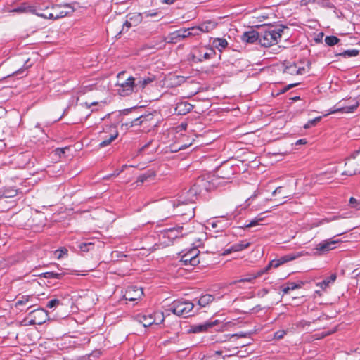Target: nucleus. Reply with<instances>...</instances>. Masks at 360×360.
Segmentation results:
<instances>
[{
	"label": "nucleus",
	"instance_id": "28",
	"mask_svg": "<svg viewBox=\"0 0 360 360\" xmlns=\"http://www.w3.org/2000/svg\"><path fill=\"white\" fill-rule=\"evenodd\" d=\"M214 300V297L211 295H205L201 296L198 300V304L202 307H205L210 303H211Z\"/></svg>",
	"mask_w": 360,
	"mask_h": 360
},
{
	"label": "nucleus",
	"instance_id": "37",
	"mask_svg": "<svg viewBox=\"0 0 360 360\" xmlns=\"http://www.w3.org/2000/svg\"><path fill=\"white\" fill-rule=\"evenodd\" d=\"M321 120V117H316L314 119L310 120L304 126V129H309L312 126H315Z\"/></svg>",
	"mask_w": 360,
	"mask_h": 360
},
{
	"label": "nucleus",
	"instance_id": "43",
	"mask_svg": "<svg viewBox=\"0 0 360 360\" xmlns=\"http://www.w3.org/2000/svg\"><path fill=\"white\" fill-rule=\"evenodd\" d=\"M44 277L46 278H60L62 277L61 274L54 272H46Z\"/></svg>",
	"mask_w": 360,
	"mask_h": 360
},
{
	"label": "nucleus",
	"instance_id": "50",
	"mask_svg": "<svg viewBox=\"0 0 360 360\" xmlns=\"http://www.w3.org/2000/svg\"><path fill=\"white\" fill-rule=\"evenodd\" d=\"M112 258L119 259L121 257H125V255L121 254L120 252L114 251L112 252Z\"/></svg>",
	"mask_w": 360,
	"mask_h": 360
},
{
	"label": "nucleus",
	"instance_id": "42",
	"mask_svg": "<svg viewBox=\"0 0 360 360\" xmlns=\"http://www.w3.org/2000/svg\"><path fill=\"white\" fill-rule=\"evenodd\" d=\"M37 12H43L44 11H47L50 9L51 4H38L36 6H34Z\"/></svg>",
	"mask_w": 360,
	"mask_h": 360
},
{
	"label": "nucleus",
	"instance_id": "35",
	"mask_svg": "<svg viewBox=\"0 0 360 360\" xmlns=\"http://www.w3.org/2000/svg\"><path fill=\"white\" fill-rule=\"evenodd\" d=\"M339 39L335 36H328L325 38V42L328 46H333L338 44Z\"/></svg>",
	"mask_w": 360,
	"mask_h": 360
},
{
	"label": "nucleus",
	"instance_id": "51",
	"mask_svg": "<svg viewBox=\"0 0 360 360\" xmlns=\"http://www.w3.org/2000/svg\"><path fill=\"white\" fill-rule=\"evenodd\" d=\"M268 292L269 290L266 288H262L257 292V295L259 297H264Z\"/></svg>",
	"mask_w": 360,
	"mask_h": 360
},
{
	"label": "nucleus",
	"instance_id": "22",
	"mask_svg": "<svg viewBox=\"0 0 360 360\" xmlns=\"http://www.w3.org/2000/svg\"><path fill=\"white\" fill-rule=\"evenodd\" d=\"M108 129L112 131V129H113L112 132L110 134L109 137L104 139L100 136L101 139L103 140L100 143L99 146L101 147H105L110 144V143L114 141L118 136V132L115 128H112L111 127H109Z\"/></svg>",
	"mask_w": 360,
	"mask_h": 360
},
{
	"label": "nucleus",
	"instance_id": "31",
	"mask_svg": "<svg viewBox=\"0 0 360 360\" xmlns=\"http://www.w3.org/2000/svg\"><path fill=\"white\" fill-rule=\"evenodd\" d=\"M33 296L32 295H24L21 297L16 302L15 307L26 304L29 302H32Z\"/></svg>",
	"mask_w": 360,
	"mask_h": 360
},
{
	"label": "nucleus",
	"instance_id": "3",
	"mask_svg": "<svg viewBox=\"0 0 360 360\" xmlns=\"http://www.w3.org/2000/svg\"><path fill=\"white\" fill-rule=\"evenodd\" d=\"M74 11V8L70 4H55L51 6L49 13H37V15L44 19L55 20L70 15Z\"/></svg>",
	"mask_w": 360,
	"mask_h": 360
},
{
	"label": "nucleus",
	"instance_id": "25",
	"mask_svg": "<svg viewBox=\"0 0 360 360\" xmlns=\"http://www.w3.org/2000/svg\"><path fill=\"white\" fill-rule=\"evenodd\" d=\"M203 179H198L197 180V182L195 184H194L190 190L188 191V195L191 198H189V200L193 202H194L193 197L196 196V195L200 192V190L199 189V186H200L201 183H202Z\"/></svg>",
	"mask_w": 360,
	"mask_h": 360
},
{
	"label": "nucleus",
	"instance_id": "32",
	"mask_svg": "<svg viewBox=\"0 0 360 360\" xmlns=\"http://www.w3.org/2000/svg\"><path fill=\"white\" fill-rule=\"evenodd\" d=\"M301 288V285L295 283H289L286 286L282 287V291L283 294H288L290 290H293Z\"/></svg>",
	"mask_w": 360,
	"mask_h": 360
},
{
	"label": "nucleus",
	"instance_id": "21",
	"mask_svg": "<svg viewBox=\"0 0 360 360\" xmlns=\"http://www.w3.org/2000/svg\"><path fill=\"white\" fill-rule=\"evenodd\" d=\"M13 11L17 13H31L35 14L36 15L38 13L37 12V10L34 6H30L26 3H23L19 6L16 7L13 10Z\"/></svg>",
	"mask_w": 360,
	"mask_h": 360
},
{
	"label": "nucleus",
	"instance_id": "13",
	"mask_svg": "<svg viewBox=\"0 0 360 360\" xmlns=\"http://www.w3.org/2000/svg\"><path fill=\"white\" fill-rule=\"evenodd\" d=\"M143 290L136 286L129 287L124 295V297L127 300L136 301L143 295Z\"/></svg>",
	"mask_w": 360,
	"mask_h": 360
},
{
	"label": "nucleus",
	"instance_id": "33",
	"mask_svg": "<svg viewBox=\"0 0 360 360\" xmlns=\"http://www.w3.org/2000/svg\"><path fill=\"white\" fill-rule=\"evenodd\" d=\"M154 176H155V173L153 172H148L145 174L140 175L138 177L137 182H140L142 184V183L145 182L146 181H147V179L148 178H151V177H154Z\"/></svg>",
	"mask_w": 360,
	"mask_h": 360
},
{
	"label": "nucleus",
	"instance_id": "18",
	"mask_svg": "<svg viewBox=\"0 0 360 360\" xmlns=\"http://www.w3.org/2000/svg\"><path fill=\"white\" fill-rule=\"evenodd\" d=\"M183 226H177L176 228L169 229L165 231L162 233L164 238H168L169 239H174L176 238L182 236L181 234Z\"/></svg>",
	"mask_w": 360,
	"mask_h": 360
},
{
	"label": "nucleus",
	"instance_id": "34",
	"mask_svg": "<svg viewBox=\"0 0 360 360\" xmlns=\"http://www.w3.org/2000/svg\"><path fill=\"white\" fill-rule=\"evenodd\" d=\"M17 194V191L14 189H5L2 194L0 195V198H11L15 196Z\"/></svg>",
	"mask_w": 360,
	"mask_h": 360
},
{
	"label": "nucleus",
	"instance_id": "41",
	"mask_svg": "<svg viewBox=\"0 0 360 360\" xmlns=\"http://www.w3.org/2000/svg\"><path fill=\"white\" fill-rule=\"evenodd\" d=\"M260 277L257 276V271L256 273L250 274L249 276L240 279L238 282H252L257 278Z\"/></svg>",
	"mask_w": 360,
	"mask_h": 360
},
{
	"label": "nucleus",
	"instance_id": "19",
	"mask_svg": "<svg viewBox=\"0 0 360 360\" xmlns=\"http://www.w3.org/2000/svg\"><path fill=\"white\" fill-rule=\"evenodd\" d=\"M155 77V76H148L143 78H139V79L136 82V91L139 90H143L148 84L154 82Z\"/></svg>",
	"mask_w": 360,
	"mask_h": 360
},
{
	"label": "nucleus",
	"instance_id": "2",
	"mask_svg": "<svg viewBox=\"0 0 360 360\" xmlns=\"http://www.w3.org/2000/svg\"><path fill=\"white\" fill-rule=\"evenodd\" d=\"M282 27H269L259 32V42L265 47L271 46L278 43L283 32Z\"/></svg>",
	"mask_w": 360,
	"mask_h": 360
},
{
	"label": "nucleus",
	"instance_id": "40",
	"mask_svg": "<svg viewBox=\"0 0 360 360\" xmlns=\"http://www.w3.org/2000/svg\"><path fill=\"white\" fill-rule=\"evenodd\" d=\"M94 245V243H83L79 245V248L82 251L87 252L90 250Z\"/></svg>",
	"mask_w": 360,
	"mask_h": 360
},
{
	"label": "nucleus",
	"instance_id": "9",
	"mask_svg": "<svg viewBox=\"0 0 360 360\" xmlns=\"http://www.w3.org/2000/svg\"><path fill=\"white\" fill-rule=\"evenodd\" d=\"M199 254L198 249L193 248L182 255L181 262L185 265L195 266L200 263Z\"/></svg>",
	"mask_w": 360,
	"mask_h": 360
},
{
	"label": "nucleus",
	"instance_id": "63",
	"mask_svg": "<svg viewBox=\"0 0 360 360\" xmlns=\"http://www.w3.org/2000/svg\"><path fill=\"white\" fill-rule=\"evenodd\" d=\"M212 226L214 228V227H216V226H217V224H216L215 223H214V222H213V223H212Z\"/></svg>",
	"mask_w": 360,
	"mask_h": 360
},
{
	"label": "nucleus",
	"instance_id": "20",
	"mask_svg": "<svg viewBox=\"0 0 360 360\" xmlns=\"http://www.w3.org/2000/svg\"><path fill=\"white\" fill-rule=\"evenodd\" d=\"M193 109V105L186 102L177 103L175 110L179 115H186Z\"/></svg>",
	"mask_w": 360,
	"mask_h": 360
},
{
	"label": "nucleus",
	"instance_id": "39",
	"mask_svg": "<svg viewBox=\"0 0 360 360\" xmlns=\"http://www.w3.org/2000/svg\"><path fill=\"white\" fill-rule=\"evenodd\" d=\"M263 220V217L257 216L254 219L251 220L248 224H245L246 227H253L259 224Z\"/></svg>",
	"mask_w": 360,
	"mask_h": 360
},
{
	"label": "nucleus",
	"instance_id": "56",
	"mask_svg": "<svg viewBox=\"0 0 360 360\" xmlns=\"http://www.w3.org/2000/svg\"><path fill=\"white\" fill-rule=\"evenodd\" d=\"M281 190H282V187L279 186V187H277L272 193V194L274 195H275L277 193H281Z\"/></svg>",
	"mask_w": 360,
	"mask_h": 360
},
{
	"label": "nucleus",
	"instance_id": "6",
	"mask_svg": "<svg viewBox=\"0 0 360 360\" xmlns=\"http://www.w3.org/2000/svg\"><path fill=\"white\" fill-rule=\"evenodd\" d=\"M359 151H356L352 156L346 159L345 166L347 169L342 174L352 176L360 173V162L359 161Z\"/></svg>",
	"mask_w": 360,
	"mask_h": 360
},
{
	"label": "nucleus",
	"instance_id": "15",
	"mask_svg": "<svg viewBox=\"0 0 360 360\" xmlns=\"http://www.w3.org/2000/svg\"><path fill=\"white\" fill-rule=\"evenodd\" d=\"M250 245V243L248 240H242L238 243L233 244L230 248L226 249L223 255H226L231 252L242 251L245 248H248Z\"/></svg>",
	"mask_w": 360,
	"mask_h": 360
},
{
	"label": "nucleus",
	"instance_id": "7",
	"mask_svg": "<svg viewBox=\"0 0 360 360\" xmlns=\"http://www.w3.org/2000/svg\"><path fill=\"white\" fill-rule=\"evenodd\" d=\"M30 325H41L49 320V313L42 308H38L29 313Z\"/></svg>",
	"mask_w": 360,
	"mask_h": 360
},
{
	"label": "nucleus",
	"instance_id": "38",
	"mask_svg": "<svg viewBox=\"0 0 360 360\" xmlns=\"http://www.w3.org/2000/svg\"><path fill=\"white\" fill-rule=\"evenodd\" d=\"M359 50L356 49H352V50H347L342 53L340 55L345 56V57H354L359 55Z\"/></svg>",
	"mask_w": 360,
	"mask_h": 360
},
{
	"label": "nucleus",
	"instance_id": "1",
	"mask_svg": "<svg viewBox=\"0 0 360 360\" xmlns=\"http://www.w3.org/2000/svg\"><path fill=\"white\" fill-rule=\"evenodd\" d=\"M135 81V77L122 71L117 74L115 91L121 96H129L136 91Z\"/></svg>",
	"mask_w": 360,
	"mask_h": 360
},
{
	"label": "nucleus",
	"instance_id": "64",
	"mask_svg": "<svg viewBox=\"0 0 360 360\" xmlns=\"http://www.w3.org/2000/svg\"><path fill=\"white\" fill-rule=\"evenodd\" d=\"M186 147V146H181L179 148V149H184V148H185Z\"/></svg>",
	"mask_w": 360,
	"mask_h": 360
},
{
	"label": "nucleus",
	"instance_id": "60",
	"mask_svg": "<svg viewBox=\"0 0 360 360\" xmlns=\"http://www.w3.org/2000/svg\"><path fill=\"white\" fill-rule=\"evenodd\" d=\"M297 143H305V141H304V139H300L297 141Z\"/></svg>",
	"mask_w": 360,
	"mask_h": 360
},
{
	"label": "nucleus",
	"instance_id": "23",
	"mask_svg": "<svg viewBox=\"0 0 360 360\" xmlns=\"http://www.w3.org/2000/svg\"><path fill=\"white\" fill-rule=\"evenodd\" d=\"M308 252H296V253H292V254H289V255H286L283 257H282L281 259V261L282 262V264L286 263V262H290V261H292L297 258H299L302 256H305V255H308Z\"/></svg>",
	"mask_w": 360,
	"mask_h": 360
},
{
	"label": "nucleus",
	"instance_id": "62",
	"mask_svg": "<svg viewBox=\"0 0 360 360\" xmlns=\"http://www.w3.org/2000/svg\"><path fill=\"white\" fill-rule=\"evenodd\" d=\"M22 71L21 70H18V71H16L14 74H18L20 72H22Z\"/></svg>",
	"mask_w": 360,
	"mask_h": 360
},
{
	"label": "nucleus",
	"instance_id": "17",
	"mask_svg": "<svg viewBox=\"0 0 360 360\" xmlns=\"http://www.w3.org/2000/svg\"><path fill=\"white\" fill-rule=\"evenodd\" d=\"M259 32H258L254 30H251L250 31L245 32L241 36L242 41L247 42V43H254L257 40L259 41Z\"/></svg>",
	"mask_w": 360,
	"mask_h": 360
},
{
	"label": "nucleus",
	"instance_id": "4",
	"mask_svg": "<svg viewBox=\"0 0 360 360\" xmlns=\"http://www.w3.org/2000/svg\"><path fill=\"white\" fill-rule=\"evenodd\" d=\"M194 304L191 301L180 299L174 300L169 306V311L174 314L187 317L193 313Z\"/></svg>",
	"mask_w": 360,
	"mask_h": 360
},
{
	"label": "nucleus",
	"instance_id": "49",
	"mask_svg": "<svg viewBox=\"0 0 360 360\" xmlns=\"http://www.w3.org/2000/svg\"><path fill=\"white\" fill-rule=\"evenodd\" d=\"M282 264L281 259H274L270 262V266H273L274 268H278Z\"/></svg>",
	"mask_w": 360,
	"mask_h": 360
},
{
	"label": "nucleus",
	"instance_id": "54",
	"mask_svg": "<svg viewBox=\"0 0 360 360\" xmlns=\"http://www.w3.org/2000/svg\"><path fill=\"white\" fill-rule=\"evenodd\" d=\"M131 27V23L129 21H126L124 24H123V27H122V30L121 32H124V30H126V31H127L130 27Z\"/></svg>",
	"mask_w": 360,
	"mask_h": 360
},
{
	"label": "nucleus",
	"instance_id": "14",
	"mask_svg": "<svg viewBox=\"0 0 360 360\" xmlns=\"http://www.w3.org/2000/svg\"><path fill=\"white\" fill-rule=\"evenodd\" d=\"M284 72L290 75H303L306 72L304 66H299L295 63H288L285 66Z\"/></svg>",
	"mask_w": 360,
	"mask_h": 360
},
{
	"label": "nucleus",
	"instance_id": "16",
	"mask_svg": "<svg viewBox=\"0 0 360 360\" xmlns=\"http://www.w3.org/2000/svg\"><path fill=\"white\" fill-rule=\"evenodd\" d=\"M152 118V115L150 114L146 115H141L136 119H134L132 121L129 122L122 123V127H125L126 129L131 127L133 126L141 125L146 121L149 120Z\"/></svg>",
	"mask_w": 360,
	"mask_h": 360
},
{
	"label": "nucleus",
	"instance_id": "61",
	"mask_svg": "<svg viewBox=\"0 0 360 360\" xmlns=\"http://www.w3.org/2000/svg\"><path fill=\"white\" fill-rule=\"evenodd\" d=\"M146 147H147V145H145L144 146L141 147V148H140V151L143 150H144V148H146Z\"/></svg>",
	"mask_w": 360,
	"mask_h": 360
},
{
	"label": "nucleus",
	"instance_id": "58",
	"mask_svg": "<svg viewBox=\"0 0 360 360\" xmlns=\"http://www.w3.org/2000/svg\"><path fill=\"white\" fill-rule=\"evenodd\" d=\"M144 14L146 17H149V16L153 17L157 15V13L145 12Z\"/></svg>",
	"mask_w": 360,
	"mask_h": 360
},
{
	"label": "nucleus",
	"instance_id": "59",
	"mask_svg": "<svg viewBox=\"0 0 360 360\" xmlns=\"http://www.w3.org/2000/svg\"><path fill=\"white\" fill-rule=\"evenodd\" d=\"M174 1L175 0H163L162 2L167 4H172Z\"/></svg>",
	"mask_w": 360,
	"mask_h": 360
},
{
	"label": "nucleus",
	"instance_id": "11",
	"mask_svg": "<svg viewBox=\"0 0 360 360\" xmlns=\"http://www.w3.org/2000/svg\"><path fill=\"white\" fill-rule=\"evenodd\" d=\"M173 208H174V205H173ZM175 209V214L185 216L186 219H190L194 217V207L192 205L179 204Z\"/></svg>",
	"mask_w": 360,
	"mask_h": 360
},
{
	"label": "nucleus",
	"instance_id": "10",
	"mask_svg": "<svg viewBox=\"0 0 360 360\" xmlns=\"http://www.w3.org/2000/svg\"><path fill=\"white\" fill-rule=\"evenodd\" d=\"M340 242V240H335L334 238H333L319 243L315 249L317 252H319V254L325 253L335 249L336 248V245Z\"/></svg>",
	"mask_w": 360,
	"mask_h": 360
},
{
	"label": "nucleus",
	"instance_id": "55",
	"mask_svg": "<svg viewBox=\"0 0 360 360\" xmlns=\"http://www.w3.org/2000/svg\"><path fill=\"white\" fill-rule=\"evenodd\" d=\"M285 332L284 331H277L276 333H275V337L278 339H281L282 338L284 335H285Z\"/></svg>",
	"mask_w": 360,
	"mask_h": 360
},
{
	"label": "nucleus",
	"instance_id": "53",
	"mask_svg": "<svg viewBox=\"0 0 360 360\" xmlns=\"http://www.w3.org/2000/svg\"><path fill=\"white\" fill-rule=\"evenodd\" d=\"M321 4L323 6H326V7H329V8H332L333 7V5L328 2V1H326V0H318V4H321Z\"/></svg>",
	"mask_w": 360,
	"mask_h": 360
},
{
	"label": "nucleus",
	"instance_id": "45",
	"mask_svg": "<svg viewBox=\"0 0 360 360\" xmlns=\"http://www.w3.org/2000/svg\"><path fill=\"white\" fill-rule=\"evenodd\" d=\"M60 304H61V303H60V301L59 300H58V299H53V300H50V301L48 302V304H47L46 307H47L48 308L51 309V308H53V307H57V306L60 305Z\"/></svg>",
	"mask_w": 360,
	"mask_h": 360
},
{
	"label": "nucleus",
	"instance_id": "46",
	"mask_svg": "<svg viewBox=\"0 0 360 360\" xmlns=\"http://www.w3.org/2000/svg\"><path fill=\"white\" fill-rule=\"evenodd\" d=\"M55 254L57 255L58 259L63 257L64 255H68V250L65 248L58 249L56 251Z\"/></svg>",
	"mask_w": 360,
	"mask_h": 360
},
{
	"label": "nucleus",
	"instance_id": "36",
	"mask_svg": "<svg viewBox=\"0 0 360 360\" xmlns=\"http://www.w3.org/2000/svg\"><path fill=\"white\" fill-rule=\"evenodd\" d=\"M349 205L351 207L356 210H360V200H357L354 197H351L349 199Z\"/></svg>",
	"mask_w": 360,
	"mask_h": 360
},
{
	"label": "nucleus",
	"instance_id": "8",
	"mask_svg": "<svg viewBox=\"0 0 360 360\" xmlns=\"http://www.w3.org/2000/svg\"><path fill=\"white\" fill-rule=\"evenodd\" d=\"M214 55L215 51L214 49L206 46H200L193 49V58L200 62L209 60L213 58Z\"/></svg>",
	"mask_w": 360,
	"mask_h": 360
},
{
	"label": "nucleus",
	"instance_id": "27",
	"mask_svg": "<svg viewBox=\"0 0 360 360\" xmlns=\"http://www.w3.org/2000/svg\"><path fill=\"white\" fill-rule=\"evenodd\" d=\"M212 45L221 52L228 46V42L225 39L216 38L213 40Z\"/></svg>",
	"mask_w": 360,
	"mask_h": 360
},
{
	"label": "nucleus",
	"instance_id": "26",
	"mask_svg": "<svg viewBox=\"0 0 360 360\" xmlns=\"http://www.w3.org/2000/svg\"><path fill=\"white\" fill-rule=\"evenodd\" d=\"M217 26V23L214 21H206L201 25H199L200 29L202 32H210V31L213 30Z\"/></svg>",
	"mask_w": 360,
	"mask_h": 360
},
{
	"label": "nucleus",
	"instance_id": "57",
	"mask_svg": "<svg viewBox=\"0 0 360 360\" xmlns=\"http://www.w3.org/2000/svg\"><path fill=\"white\" fill-rule=\"evenodd\" d=\"M134 18H135V20L139 22L141 20V15L140 14H135L134 15Z\"/></svg>",
	"mask_w": 360,
	"mask_h": 360
},
{
	"label": "nucleus",
	"instance_id": "48",
	"mask_svg": "<svg viewBox=\"0 0 360 360\" xmlns=\"http://www.w3.org/2000/svg\"><path fill=\"white\" fill-rule=\"evenodd\" d=\"M272 267H273V266H270V262H269V264L265 268L257 271V276H261L264 274L267 273Z\"/></svg>",
	"mask_w": 360,
	"mask_h": 360
},
{
	"label": "nucleus",
	"instance_id": "52",
	"mask_svg": "<svg viewBox=\"0 0 360 360\" xmlns=\"http://www.w3.org/2000/svg\"><path fill=\"white\" fill-rule=\"evenodd\" d=\"M68 149H69L68 148H58L55 150V153L56 155L61 157L62 155H64L65 150H68Z\"/></svg>",
	"mask_w": 360,
	"mask_h": 360
},
{
	"label": "nucleus",
	"instance_id": "47",
	"mask_svg": "<svg viewBox=\"0 0 360 360\" xmlns=\"http://www.w3.org/2000/svg\"><path fill=\"white\" fill-rule=\"evenodd\" d=\"M179 30L180 32L179 33L181 36L182 39L189 37H191L190 34H191L190 28Z\"/></svg>",
	"mask_w": 360,
	"mask_h": 360
},
{
	"label": "nucleus",
	"instance_id": "29",
	"mask_svg": "<svg viewBox=\"0 0 360 360\" xmlns=\"http://www.w3.org/2000/svg\"><path fill=\"white\" fill-rule=\"evenodd\" d=\"M179 32V30H176L172 33H170L167 38L168 42L176 44L181 41L182 38Z\"/></svg>",
	"mask_w": 360,
	"mask_h": 360
},
{
	"label": "nucleus",
	"instance_id": "12",
	"mask_svg": "<svg viewBox=\"0 0 360 360\" xmlns=\"http://www.w3.org/2000/svg\"><path fill=\"white\" fill-rule=\"evenodd\" d=\"M359 106V102L356 100H352L348 104L342 105L339 108H337L333 110H330L326 115L329 114L335 113L338 112H343V113H349L354 112V110L357 108Z\"/></svg>",
	"mask_w": 360,
	"mask_h": 360
},
{
	"label": "nucleus",
	"instance_id": "44",
	"mask_svg": "<svg viewBox=\"0 0 360 360\" xmlns=\"http://www.w3.org/2000/svg\"><path fill=\"white\" fill-rule=\"evenodd\" d=\"M190 31L191 37L198 36L202 33L199 26L190 27Z\"/></svg>",
	"mask_w": 360,
	"mask_h": 360
},
{
	"label": "nucleus",
	"instance_id": "5",
	"mask_svg": "<svg viewBox=\"0 0 360 360\" xmlns=\"http://www.w3.org/2000/svg\"><path fill=\"white\" fill-rule=\"evenodd\" d=\"M136 320L141 323L144 327H148L153 324L158 325L162 323L165 320V316L162 312L156 311L150 314H137L136 316Z\"/></svg>",
	"mask_w": 360,
	"mask_h": 360
},
{
	"label": "nucleus",
	"instance_id": "24",
	"mask_svg": "<svg viewBox=\"0 0 360 360\" xmlns=\"http://www.w3.org/2000/svg\"><path fill=\"white\" fill-rule=\"evenodd\" d=\"M214 325L215 322H206L202 324L195 325L192 327L191 331L194 333L204 332Z\"/></svg>",
	"mask_w": 360,
	"mask_h": 360
},
{
	"label": "nucleus",
	"instance_id": "30",
	"mask_svg": "<svg viewBox=\"0 0 360 360\" xmlns=\"http://www.w3.org/2000/svg\"><path fill=\"white\" fill-rule=\"evenodd\" d=\"M336 279V275L332 274L328 278L321 282L317 283L316 285L319 286L322 290H326L330 283H333Z\"/></svg>",
	"mask_w": 360,
	"mask_h": 360
}]
</instances>
